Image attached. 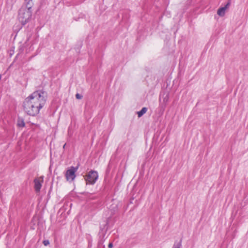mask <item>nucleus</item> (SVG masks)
<instances>
[{"label": "nucleus", "instance_id": "nucleus-1", "mask_svg": "<svg viewBox=\"0 0 248 248\" xmlns=\"http://www.w3.org/2000/svg\"><path fill=\"white\" fill-rule=\"evenodd\" d=\"M46 95L45 92L37 91L27 97L23 103L25 112L31 116L37 114L46 102Z\"/></svg>", "mask_w": 248, "mask_h": 248}, {"label": "nucleus", "instance_id": "nucleus-2", "mask_svg": "<svg viewBox=\"0 0 248 248\" xmlns=\"http://www.w3.org/2000/svg\"><path fill=\"white\" fill-rule=\"evenodd\" d=\"M32 15L31 10L27 8H21L18 13V20L22 25H25L30 20Z\"/></svg>", "mask_w": 248, "mask_h": 248}, {"label": "nucleus", "instance_id": "nucleus-3", "mask_svg": "<svg viewBox=\"0 0 248 248\" xmlns=\"http://www.w3.org/2000/svg\"><path fill=\"white\" fill-rule=\"evenodd\" d=\"M98 173L97 171L94 170H91L86 175L85 178L87 183L90 184H93L95 183L98 178Z\"/></svg>", "mask_w": 248, "mask_h": 248}, {"label": "nucleus", "instance_id": "nucleus-4", "mask_svg": "<svg viewBox=\"0 0 248 248\" xmlns=\"http://www.w3.org/2000/svg\"><path fill=\"white\" fill-rule=\"evenodd\" d=\"M78 168L74 167H71L67 170L65 173V177L67 181H72L76 177L75 173L77 171Z\"/></svg>", "mask_w": 248, "mask_h": 248}, {"label": "nucleus", "instance_id": "nucleus-5", "mask_svg": "<svg viewBox=\"0 0 248 248\" xmlns=\"http://www.w3.org/2000/svg\"><path fill=\"white\" fill-rule=\"evenodd\" d=\"M43 181V177L42 176L35 178L34 180V189L36 192L40 191Z\"/></svg>", "mask_w": 248, "mask_h": 248}, {"label": "nucleus", "instance_id": "nucleus-6", "mask_svg": "<svg viewBox=\"0 0 248 248\" xmlns=\"http://www.w3.org/2000/svg\"><path fill=\"white\" fill-rule=\"evenodd\" d=\"M231 4V1L229 0L226 5L223 7L219 8L217 10V15L220 16H223L225 15V10L229 7Z\"/></svg>", "mask_w": 248, "mask_h": 248}, {"label": "nucleus", "instance_id": "nucleus-7", "mask_svg": "<svg viewBox=\"0 0 248 248\" xmlns=\"http://www.w3.org/2000/svg\"><path fill=\"white\" fill-rule=\"evenodd\" d=\"M25 6H22L21 8H27L28 9L31 10L33 5L32 0H25Z\"/></svg>", "mask_w": 248, "mask_h": 248}, {"label": "nucleus", "instance_id": "nucleus-8", "mask_svg": "<svg viewBox=\"0 0 248 248\" xmlns=\"http://www.w3.org/2000/svg\"><path fill=\"white\" fill-rule=\"evenodd\" d=\"M147 111V108L146 107L143 108L140 111H138L137 112L138 117H141L144 114H145Z\"/></svg>", "mask_w": 248, "mask_h": 248}, {"label": "nucleus", "instance_id": "nucleus-9", "mask_svg": "<svg viewBox=\"0 0 248 248\" xmlns=\"http://www.w3.org/2000/svg\"><path fill=\"white\" fill-rule=\"evenodd\" d=\"M181 246H182V245H181V242H178V243H175L172 248H181Z\"/></svg>", "mask_w": 248, "mask_h": 248}, {"label": "nucleus", "instance_id": "nucleus-10", "mask_svg": "<svg viewBox=\"0 0 248 248\" xmlns=\"http://www.w3.org/2000/svg\"><path fill=\"white\" fill-rule=\"evenodd\" d=\"M17 124L20 127H24L25 126V123L23 120H18Z\"/></svg>", "mask_w": 248, "mask_h": 248}, {"label": "nucleus", "instance_id": "nucleus-11", "mask_svg": "<svg viewBox=\"0 0 248 248\" xmlns=\"http://www.w3.org/2000/svg\"><path fill=\"white\" fill-rule=\"evenodd\" d=\"M76 97L78 99H81L82 98V96L79 93H77L76 94Z\"/></svg>", "mask_w": 248, "mask_h": 248}, {"label": "nucleus", "instance_id": "nucleus-12", "mask_svg": "<svg viewBox=\"0 0 248 248\" xmlns=\"http://www.w3.org/2000/svg\"><path fill=\"white\" fill-rule=\"evenodd\" d=\"M43 244L45 246H47L49 244V241L48 240H46L43 241Z\"/></svg>", "mask_w": 248, "mask_h": 248}, {"label": "nucleus", "instance_id": "nucleus-13", "mask_svg": "<svg viewBox=\"0 0 248 248\" xmlns=\"http://www.w3.org/2000/svg\"><path fill=\"white\" fill-rule=\"evenodd\" d=\"M108 247L109 248H112V247H113V244H112V243H110L108 244Z\"/></svg>", "mask_w": 248, "mask_h": 248}, {"label": "nucleus", "instance_id": "nucleus-14", "mask_svg": "<svg viewBox=\"0 0 248 248\" xmlns=\"http://www.w3.org/2000/svg\"><path fill=\"white\" fill-rule=\"evenodd\" d=\"M65 144L63 145V148H65Z\"/></svg>", "mask_w": 248, "mask_h": 248}]
</instances>
